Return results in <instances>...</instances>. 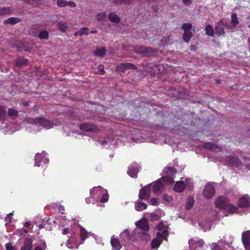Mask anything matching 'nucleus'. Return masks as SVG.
<instances>
[{
  "label": "nucleus",
  "mask_w": 250,
  "mask_h": 250,
  "mask_svg": "<svg viewBox=\"0 0 250 250\" xmlns=\"http://www.w3.org/2000/svg\"><path fill=\"white\" fill-rule=\"evenodd\" d=\"M138 171V167L136 166H131L129 170L127 171V173L130 177L136 178Z\"/></svg>",
  "instance_id": "nucleus-19"
},
{
  "label": "nucleus",
  "mask_w": 250,
  "mask_h": 250,
  "mask_svg": "<svg viewBox=\"0 0 250 250\" xmlns=\"http://www.w3.org/2000/svg\"><path fill=\"white\" fill-rule=\"evenodd\" d=\"M218 245L217 243H215L212 244V250H218Z\"/></svg>",
  "instance_id": "nucleus-56"
},
{
  "label": "nucleus",
  "mask_w": 250,
  "mask_h": 250,
  "mask_svg": "<svg viewBox=\"0 0 250 250\" xmlns=\"http://www.w3.org/2000/svg\"><path fill=\"white\" fill-rule=\"evenodd\" d=\"M89 28L87 27H83L79 30V36L87 35L88 34Z\"/></svg>",
  "instance_id": "nucleus-39"
},
{
  "label": "nucleus",
  "mask_w": 250,
  "mask_h": 250,
  "mask_svg": "<svg viewBox=\"0 0 250 250\" xmlns=\"http://www.w3.org/2000/svg\"><path fill=\"white\" fill-rule=\"evenodd\" d=\"M218 23L219 25H221L223 27H225L226 28H229L230 27L229 22L226 20L222 19Z\"/></svg>",
  "instance_id": "nucleus-41"
},
{
  "label": "nucleus",
  "mask_w": 250,
  "mask_h": 250,
  "mask_svg": "<svg viewBox=\"0 0 250 250\" xmlns=\"http://www.w3.org/2000/svg\"><path fill=\"white\" fill-rule=\"evenodd\" d=\"M87 236V233L84 230H81V237L83 242Z\"/></svg>",
  "instance_id": "nucleus-48"
},
{
  "label": "nucleus",
  "mask_w": 250,
  "mask_h": 250,
  "mask_svg": "<svg viewBox=\"0 0 250 250\" xmlns=\"http://www.w3.org/2000/svg\"><path fill=\"white\" fill-rule=\"evenodd\" d=\"M58 27L59 29L62 32H64L68 28L67 24L62 21H60L58 23Z\"/></svg>",
  "instance_id": "nucleus-29"
},
{
  "label": "nucleus",
  "mask_w": 250,
  "mask_h": 250,
  "mask_svg": "<svg viewBox=\"0 0 250 250\" xmlns=\"http://www.w3.org/2000/svg\"><path fill=\"white\" fill-rule=\"evenodd\" d=\"M92 198L95 199L96 201H98L100 199V196H102L100 198V202L102 203H105L108 200V195L107 193H104V190L101 187L94 188L90 191Z\"/></svg>",
  "instance_id": "nucleus-3"
},
{
  "label": "nucleus",
  "mask_w": 250,
  "mask_h": 250,
  "mask_svg": "<svg viewBox=\"0 0 250 250\" xmlns=\"http://www.w3.org/2000/svg\"><path fill=\"white\" fill-rule=\"evenodd\" d=\"M28 60L25 59H18L16 60V64L17 66H21L28 63Z\"/></svg>",
  "instance_id": "nucleus-35"
},
{
  "label": "nucleus",
  "mask_w": 250,
  "mask_h": 250,
  "mask_svg": "<svg viewBox=\"0 0 250 250\" xmlns=\"http://www.w3.org/2000/svg\"><path fill=\"white\" fill-rule=\"evenodd\" d=\"M215 192L214 186L209 183H208L205 186L203 193L204 196L207 199L211 198L214 195Z\"/></svg>",
  "instance_id": "nucleus-8"
},
{
  "label": "nucleus",
  "mask_w": 250,
  "mask_h": 250,
  "mask_svg": "<svg viewBox=\"0 0 250 250\" xmlns=\"http://www.w3.org/2000/svg\"><path fill=\"white\" fill-rule=\"evenodd\" d=\"M38 155L37 154L36 155V157H35V166H37L38 167H39L40 166V165L37 163V157H38Z\"/></svg>",
  "instance_id": "nucleus-59"
},
{
  "label": "nucleus",
  "mask_w": 250,
  "mask_h": 250,
  "mask_svg": "<svg viewBox=\"0 0 250 250\" xmlns=\"http://www.w3.org/2000/svg\"><path fill=\"white\" fill-rule=\"evenodd\" d=\"M199 240L198 238L197 239H191L189 240L188 243L190 247H194L197 244H198Z\"/></svg>",
  "instance_id": "nucleus-42"
},
{
  "label": "nucleus",
  "mask_w": 250,
  "mask_h": 250,
  "mask_svg": "<svg viewBox=\"0 0 250 250\" xmlns=\"http://www.w3.org/2000/svg\"><path fill=\"white\" fill-rule=\"evenodd\" d=\"M39 227L40 229H43L44 228V225L43 224H41L39 226Z\"/></svg>",
  "instance_id": "nucleus-62"
},
{
  "label": "nucleus",
  "mask_w": 250,
  "mask_h": 250,
  "mask_svg": "<svg viewBox=\"0 0 250 250\" xmlns=\"http://www.w3.org/2000/svg\"><path fill=\"white\" fill-rule=\"evenodd\" d=\"M120 237L124 240H131V237L128 229L124 230L121 234Z\"/></svg>",
  "instance_id": "nucleus-26"
},
{
  "label": "nucleus",
  "mask_w": 250,
  "mask_h": 250,
  "mask_svg": "<svg viewBox=\"0 0 250 250\" xmlns=\"http://www.w3.org/2000/svg\"><path fill=\"white\" fill-rule=\"evenodd\" d=\"M147 205L146 204L141 201L137 202L135 204V209L138 211H142L146 208Z\"/></svg>",
  "instance_id": "nucleus-21"
},
{
  "label": "nucleus",
  "mask_w": 250,
  "mask_h": 250,
  "mask_svg": "<svg viewBox=\"0 0 250 250\" xmlns=\"http://www.w3.org/2000/svg\"><path fill=\"white\" fill-rule=\"evenodd\" d=\"M33 246V241L30 238H26L24 241L23 246L21 250H31Z\"/></svg>",
  "instance_id": "nucleus-16"
},
{
  "label": "nucleus",
  "mask_w": 250,
  "mask_h": 250,
  "mask_svg": "<svg viewBox=\"0 0 250 250\" xmlns=\"http://www.w3.org/2000/svg\"><path fill=\"white\" fill-rule=\"evenodd\" d=\"M152 186L153 191L156 194H159L163 192L164 186L160 179L158 180Z\"/></svg>",
  "instance_id": "nucleus-11"
},
{
  "label": "nucleus",
  "mask_w": 250,
  "mask_h": 250,
  "mask_svg": "<svg viewBox=\"0 0 250 250\" xmlns=\"http://www.w3.org/2000/svg\"><path fill=\"white\" fill-rule=\"evenodd\" d=\"M80 128L86 131H94L97 129V127L95 125L87 123L81 124Z\"/></svg>",
  "instance_id": "nucleus-14"
},
{
  "label": "nucleus",
  "mask_w": 250,
  "mask_h": 250,
  "mask_svg": "<svg viewBox=\"0 0 250 250\" xmlns=\"http://www.w3.org/2000/svg\"><path fill=\"white\" fill-rule=\"evenodd\" d=\"M30 225V223L29 222H26L25 223H24V226L25 227H29Z\"/></svg>",
  "instance_id": "nucleus-60"
},
{
  "label": "nucleus",
  "mask_w": 250,
  "mask_h": 250,
  "mask_svg": "<svg viewBox=\"0 0 250 250\" xmlns=\"http://www.w3.org/2000/svg\"><path fill=\"white\" fill-rule=\"evenodd\" d=\"M163 181L166 185H169L174 182L172 176L167 175L163 176Z\"/></svg>",
  "instance_id": "nucleus-31"
},
{
  "label": "nucleus",
  "mask_w": 250,
  "mask_h": 250,
  "mask_svg": "<svg viewBox=\"0 0 250 250\" xmlns=\"http://www.w3.org/2000/svg\"><path fill=\"white\" fill-rule=\"evenodd\" d=\"M6 110L3 106H0V118L3 119L5 118Z\"/></svg>",
  "instance_id": "nucleus-43"
},
{
  "label": "nucleus",
  "mask_w": 250,
  "mask_h": 250,
  "mask_svg": "<svg viewBox=\"0 0 250 250\" xmlns=\"http://www.w3.org/2000/svg\"><path fill=\"white\" fill-rule=\"evenodd\" d=\"M186 183H185L184 182L182 181L177 182L173 187L174 190L177 192H181L184 191L186 185H187L188 181H186Z\"/></svg>",
  "instance_id": "nucleus-12"
},
{
  "label": "nucleus",
  "mask_w": 250,
  "mask_h": 250,
  "mask_svg": "<svg viewBox=\"0 0 250 250\" xmlns=\"http://www.w3.org/2000/svg\"><path fill=\"white\" fill-rule=\"evenodd\" d=\"M247 134L248 136L250 138V129L248 130Z\"/></svg>",
  "instance_id": "nucleus-64"
},
{
  "label": "nucleus",
  "mask_w": 250,
  "mask_h": 250,
  "mask_svg": "<svg viewBox=\"0 0 250 250\" xmlns=\"http://www.w3.org/2000/svg\"><path fill=\"white\" fill-rule=\"evenodd\" d=\"M34 250H44L43 249L41 248L40 246H37L36 247Z\"/></svg>",
  "instance_id": "nucleus-61"
},
{
  "label": "nucleus",
  "mask_w": 250,
  "mask_h": 250,
  "mask_svg": "<svg viewBox=\"0 0 250 250\" xmlns=\"http://www.w3.org/2000/svg\"><path fill=\"white\" fill-rule=\"evenodd\" d=\"M159 218V216L155 213H152L150 215V220L151 221L158 220Z\"/></svg>",
  "instance_id": "nucleus-49"
},
{
  "label": "nucleus",
  "mask_w": 250,
  "mask_h": 250,
  "mask_svg": "<svg viewBox=\"0 0 250 250\" xmlns=\"http://www.w3.org/2000/svg\"><path fill=\"white\" fill-rule=\"evenodd\" d=\"M214 30L215 34L218 36H224L225 34V32L223 29V27L221 25H219L218 23L216 24V25L215 27Z\"/></svg>",
  "instance_id": "nucleus-23"
},
{
  "label": "nucleus",
  "mask_w": 250,
  "mask_h": 250,
  "mask_svg": "<svg viewBox=\"0 0 250 250\" xmlns=\"http://www.w3.org/2000/svg\"><path fill=\"white\" fill-rule=\"evenodd\" d=\"M105 48L104 47H102L101 48L96 49L93 51V54L96 56L103 57L105 54Z\"/></svg>",
  "instance_id": "nucleus-22"
},
{
  "label": "nucleus",
  "mask_w": 250,
  "mask_h": 250,
  "mask_svg": "<svg viewBox=\"0 0 250 250\" xmlns=\"http://www.w3.org/2000/svg\"><path fill=\"white\" fill-rule=\"evenodd\" d=\"M152 184H148L142 188L139 193V198L141 200H147L150 196V187Z\"/></svg>",
  "instance_id": "nucleus-6"
},
{
  "label": "nucleus",
  "mask_w": 250,
  "mask_h": 250,
  "mask_svg": "<svg viewBox=\"0 0 250 250\" xmlns=\"http://www.w3.org/2000/svg\"><path fill=\"white\" fill-rule=\"evenodd\" d=\"M167 232V230L165 229L162 232H158L157 233V237L154 238L151 242V247L153 249L157 248L159 247L162 241V238L166 237Z\"/></svg>",
  "instance_id": "nucleus-7"
},
{
  "label": "nucleus",
  "mask_w": 250,
  "mask_h": 250,
  "mask_svg": "<svg viewBox=\"0 0 250 250\" xmlns=\"http://www.w3.org/2000/svg\"><path fill=\"white\" fill-rule=\"evenodd\" d=\"M21 19L15 18V17H11L10 18H8L6 20H5L4 22V23L6 24H15L16 23H19L21 21Z\"/></svg>",
  "instance_id": "nucleus-24"
},
{
  "label": "nucleus",
  "mask_w": 250,
  "mask_h": 250,
  "mask_svg": "<svg viewBox=\"0 0 250 250\" xmlns=\"http://www.w3.org/2000/svg\"><path fill=\"white\" fill-rule=\"evenodd\" d=\"M182 1H183V2L185 5H190L191 3V2H192V0H182Z\"/></svg>",
  "instance_id": "nucleus-55"
},
{
  "label": "nucleus",
  "mask_w": 250,
  "mask_h": 250,
  "mask_svg": "<svg viewBox=\"0 0 250 250\" xmlns=\"http://www.w3.org/2000/svg\"><path fill=\"white\" fill-rule=\"evenodd\" d=\"M8 114L13 119H16L18 116V112L15 109L9 108L8 110Z\"/></svg>",
  "instance_id": "nucleus-30"
},
{
  "label": "nucleus",
  "mask_w": 250,
  "mask_h": 250,
  "mask_svg": "<svg viewBox=\"0 0 250 250\" xmlns=\"http://www.w3.org/2000/svg\"><path fill=\"white\" fill-rule=\"evenodd\" d=\"M165 175L173 176L177 173V170L173 167H166L163 170Z\"/></svg>",
  "instance_id": "nucleus-20"
},
{
  "label": "nucleus",
  "mask_w": 250,
  "mask_h": 250,
  "mask_svg": "<svg viewBox=\"0 0 250 250\" xmlns=\"http://www.w3.org/2000/svg\"><path fill=\"white\" fill-rule=\"evenodd\" d=\"M125 63H121L119 65H118L116 67V70L118 72H125V70H127L125 68Z\"/></svg>",
  "instance_id": "nucleus-38"
},
{
  "label": "nucleus",
  "mask_w": 250,
  "mask_h": 250,
  "mask_svg": "<svg viewBox=\"0 0 250 250\" xmlns=\"http://www.w3.org/2000/svg\"><path fill=\"white\" fill-rule=\"evenodd\" d=\"M6 250H16L15 247L13 246L10 243H7L5 245Z\"/></svg>",
  "instance_id": "nucleus-51"
},
{
  "label": "nucleus",
  "mask_w": 250,
  "mask_h": 250,
  "mask_svg": "<svg viewBox=\"0 0 250 250\" xmlns=\"http://www.w3.org/2000/svg\"><path fill=\"white\" fill-rule=\"evenodd\" d=\"M231 24L234 26H236L239 23V21L237 15L236 13H232L231 16Z\"/></svg>",
  "instance_id": "nucleus-27"
},
{
  "label": "nucleus",
  "mask_w": 250,
  "mask_h": 250,
  "mask_svg": "<svg viewBox=\"0 0 250 250\" xmlns=\"http://www.w3.org/2000/svg\"><path fill=\"white\" fill-rule=\"evenodd\" d=\"M38 37L41 40H47L49 37V34L46 31L42 30L38 34Z\"/></svg>",
  "instance_id": "nucleus-34"
},
{
  "label": "nucleus",
  "mask_w": 250,
  "mask_h": 250,
  "mask_svg": "<svg viewBox=\"0 0 250 250\" xmlns=\"http://www.w3.org/2000/svg\"><path fill=\"white\" fill-rule=\"evenodd\" d=\"M194 203V200L193 198L189 197L188 199L187 202L186 203V208L187 209H190Z\"/></svg>",
  "instance_id": "nucleus-32"
},
{
  "label": "nucleus",
  "mask_w": 250,
  "mask_h": 250,
  "mask_svg": "<svg viewBox=\"0 0 250 250\" xmlns=\"http://www.w3.org/2000/svg\"><path fill=\"white\" fill-rule=\"evenodd\" d=\"M121 21V18L116 14L110 13V21L118 23Z\"/></svg>",
  "instance_id": "nucleus-36"
},
{
  "label": "nucleus",
  "mask_w": 250,
  "mask_h": 250,
  "mask_svg": "<svg viewBox=\"0 0 250 250\" xmlns=\"http://www.w3.org/2000/svg\"><path fill=\"white\" fill-rule=\"evenodd\" d=\"M135 224L137 227L144 231H148L149 230V226L146 221H139L136 222Z\"/></svg>",
  "instance_id": "nucleus-17"
},
{
  "label": "nucleus",
  "mask_w": 250,
  "mask_h": 250,
  "mask_svg": "<svg viewBox=\"0 0 250 250\" xmlns=\"http://www.w3.org/2000/svg\"><path fill=\"white\" fill-rule=\"evenodd\" d=\"M204 244V242L203 239L199 240L198 242V244H196V246H195L194 247L197 248V247H199L200 248H202Z\"/></svg>",
  "instance_id": "nucleus-53"
},
{
  "label": "nucleus",
  "mask_w": 250,
  "mask_h": 250,
  "mask_svg": "<svg viewBox=\"0 0 250 250\" xmlns=\"http://www.w3.org/2000/svg\"><path fill=\"white\" fill-rule=\"evenodd\" d=\"M110 244L112 248L116 250H120L122 248V245L118 238L112 237L110 240Z\"/></svg>",
  "instance_id": "nucleus-15"
},
{
  "label": "nucleus",
  "mask_w": 250,
  "mask_h": 250,
  "mask_svg": "<svg viewBox=\"0 0 250 250\" xmlns=\"http://www.w3.org/2000/svg\"><path fill=\"white\" fill-rule=\"evenodd\" d=\"M133 51L136 53L141 54L143 57H148L152 54L156 53L157 50L150 47L137 46L134 47Z\"/></svg>",
  "instance_id": "nucleus-4"
},
{
  "label": "nucleus",
  "mask_w": 250,
  "mask_h": 250,
  "mask_svg": "<svg viewBox=\"0 0 250 250\" xmlns=\"http://www.w3.org/2000/svg\"><path fill=\"white\" fill-rule=\"evenodd\" d=\"M150 204L153 206H157L158 205V202L157 198H153L150 200Z\"/></svg>",
  "instance_id": "nucleus-52"
},
{
  "label": "nucleus",
  "mask_w": 250,
  "mask_h": 250,
  "mask_svg": "<svg viewBox=\"0 0 250 250\" xmlns=\"http://www.w3.org/2000/svg\"><path fill=\"white\" fill-rule=\"evenodd\" d=\"M133 0H113V2L117 4H130Z\"/></svg>",
  "instance_id": "nucleus-37"
},
{
  "label": "nucleus",
  "mask_w": 250,
  "mask_h": 250,
  "mask_svg": "<svg viewBox=\"0 0 250 250\" xmlns=\"http://www.w3.org/2000/svg\"><path fill=\"white\" fill-rule=\"evenodd\" d=\"M215 206L216 207L226 210L228 212L233 213L236 211V208L232 206L229 200L223 196H219L215 200Z\"/></svg>",
  "instance_id": "nucleus-2"
},
{
  "label": "nucleus",
  "mask_w": 250,
  "mask_h": 250,
  "mask_svg": "<svg viewBox=\"0 0 250 250\" xmlns=\"http://www.w3.org/2000/svg\"><path fill=\"white\" fill-rule=\"evenodd\" d=\"M206 34L210 36L213 37L214 34V30L213 27L209 24H208L205 27Z\"/></svg>",
  "instance_id": "nucleus-28"
},
{
  "label": "nucleus",
  "mask_w": 250,
  "mask_h": 250,
  "mask_svg": "<svg viewBox=\"0 0 250 250\" xmlns=\"http://www.w3.org/2000/svg\"><path fill=\"white\" fill-rule=\"evenodd\" d=\"M153 66V65L152 63H146V64H143V68H144V69L146 71L148 72L149 71L148 70V68H152Z\"/></svg>",
  "instance_id": "nucleus-47"
},
{
  "label": "nucleus",
  "mask_w": 250,
  "mask_h": 250,
  "mask_svg": "<svg viewBox=\"0 0 250 250\" xmlns=\"http://www.w3.org/2000/svg\"><path fill=\"white\" fill-rule=\"evenodd\" d=\"M13 215V212H11V213H9L7 215V217L5 218V219L6 220H7L8 219L9 220V221H10L11 220V216Z\"/></svg>",
  "instance_id": "nucleus-57"
},
{
  "label": "nucleus",
  "mask_w": 250,
  "mask_h": 250,
  "mask_svg": "<svg viewBox=\"0 0 250 250\" xmlns=\"http://www.w3.org/2000/svg\"><path fill=\"white\" fill-rule=\"evenodd\" d=\"M242 240L246 250H249L250 248V230L243 232Z\"/></svg>",
  "instance_id": "nucleus-10"
},
{
  "label": "nucleus",
  "mask_w": 250,
  "mask_h": 250,
  "mask_svg": "<svg viewBox=\"0 0 250 250\" xmlns=\"http://www.w3.org/2000/svg\"><path fill=\"white\" fill-rule=\"evenodd\" d=\"M204 146L205 148L213 151L217 152L221 150L220 146H218L215 144H211V143H207Z\"/></svg>",
  "instance_id": "nucleus-18"
},
{
  "label": "nucleus",
  "mask_w": 250,
  "mask_h": 250,
  "mask_svg": "<svg viewBox=\"0 0 250 250\" xmlns=\"http://www.w3.org/2000/svg\"><path fill=\"white\" fill-rule=\"evenodd\" d=\"M225 159L229 164L236 167L241 166L242 163L241 160L235 156H227Z\"/></svg>",
  "instance_id": "nucleus-9"
},
{
  "label": "nucleus",
  "mask_w": 250,
  "mask_h": 250,
  "mask_svg": "<svg viewBox=\"0 0 250 250\" xmlns=\"http://www.w3.org/2000/svg\"><path fill=\"white\" fill-rule=\"evenodd\" d=\"M25 121L31 125H41L46 129H50L54 126L58 125L57 123H54L51 121L42 117H37L36 118L28 117L26 118Z\"/></svg>",
  "instance_id": "nucleus-1"
},
{
  "label": "nucleus",
  "mask_w": 250,
  "mask_h": 250,
  "mask_svg": "<svg viewBox=\"0 0 250 250\" xmlns=\"http://www.w3.org/2000/svg\"><path fill=\"white\" fill-rule=\"evenodd\" d=\"M85 201L87 203L89 204L90 203V199L89 198H86Z\"/></svg>",
  "instance_id": "nucleus-63"
},
{
  "label": "nucleus",
  "mask_w": 250,
  "mask_h": 250,
  "mask_svg": "<svg viewBox=\"0 0 250 250\" xmlns=\"http://www.w3.org/2000/svg\"><path fill=\"white\" fill-rule=\"evenodd\" d=\"M125 68L127 69H137V66L130 63H125Z\"/></svg>",
  "instance_id": "nucleus-45"
},
{
  "label": "nucleus",
  "mask_w": 250,
  "mask_h": 250,
  "mask_svg": "<svg viewBox=\"0 0 250 250\" xmlns=\"http://www.w3.org/2000/svg\"><path fill=\"white\" fill-rule=\"evenodd\" d=\"M66 246L68 248L72 249L74 248L75 249H78L79 246L77 244H73L72 242H71L69 240H68L66 243Z\"/></svg>",
  "instance_id": "nucleus-40"
},
{
  "label": "nucleus",
  "mask_w": 250,
  "mask_h": 250,
  "mask_svg": "<svg viewBox=\"0 0 250 250\" xmlns=\"http://www.w3.org/2000/svg\"><path fill=\"white\" fill-rule=\"evenodd\" d=\"M107 17V14L104 12H100L96 16V19L99 21H104Z\"/></svg>",
  "instance_id": "nucleus-33"
},
{
  "label": "nucleus",
  "mask_w": 250,
  "mask_h": 250,
  "mask_svg": "<svg viewBox=\"0 0 250 250\" xmlns=\"http://www.w3.org/2000/svg\"><path fill=\"white\" fill-rule=\"evenodd\" d=\"M238 205L241 208L248 207L250 205V198L248 195H245L239 200Z\"/></svg>",
  "instance_id": "nucleus-13"
},
{
  "label": "nucleus",
  "mask_w": 250,
  "mask_h": 250,
  "mask_svg": "<svg viewBox=\"0 0 250 250\" xmlns=\"http://www.w3.org/2000/svg\"><path fill=\"white\" fill-rule=\"evenodd\" d=\"M97 69L98 72L101 74H104L105 72L104 70V66L103 65H99L97 67Z\"/></svg>",
  "instance_id": "nucleus-50"
},
{
  "label": "nucleus",
  "mask_w": 250,
  "mask_h": 250,
  "mask_svg": "<svg viewBox=\"0 0 250 250\" xmlns=\"http://www.w3.org/2000/svg\"><path fill=\"white\" fill-rule=\"evenodd\" d=\"M12 11L9 7H0V16L9 15Z\"/></svg>",
  "instance_id": "nucleus-25"
},
{
  "label": "nucleus",
  "mask_w": 250,
  "mask_h": 250,
  "mask_svg": "<svg viewBox=\"0 0 250 250\" xmlns=\"http://www.w3.org/2000/svg\"><path fill=\"white\" fill-rule=\"evenodd\" d=\"M57 3L59 7H64L66 6L67 1L64 0H57Z\"/></svg>",
  "instance_id": "nucleus-44"
},
{
  "label": "nucleus",
  "mask_w": 250,
  "mask_h": 250,
  "mask_svg": "<svg viewBox=\"0 0 250 250\" xmlns=\"http://www.w3.org/2000/svg\"><path fill=\"white\" fill-rule=\"evenodd\" d=\"M69 232V229L68 228H65L62 230V234H66Z\"/></svg>",
  "instance_id": "nucleus-58"
},
{
  "label": "nucleus",
  "mask_w": 250,
  "mask_h": 250,
  "mask_svg": "<svg viewBox=\"0 0 250 250\" xmlns=\"http://www.w3.org/2000/svg\"><path fill=\"white\" fill-rule=\"evenodd\" d=\"M163 199L167 202H170L172 201L173 199L170 196L164 194L163 195Z\"/></svg>",
  "instance_id": "nucleus-46"
},
{
  "label": "nucleus",
  "mask_w": 250,
  "mask_h": 250,
  "mask_svg": "<svg viewBox=\"0 0 250 250\" xmlns=\"http://www.w3.org/2000/svg\"><path fill=\"white\" fill-rule=\"evenodd\" d=\"M66 6H69L71 7H75L76 6V3L72 1H67Z\"/></svg>",
  "instance_id": "nucleus-54"
},
{
  "label": "nucleus",
  "mask_w": 250,
  "mask_h": 250,
  "mask_svg": "<svg viewBox=\"0 0 250 250\" xmlns=\"http://www.w3.org/2000/svg\"><path fill=\"white\" fill-rule=\"evenodd\" d=\"M181 29L184 31L183 40L185 42H188L192 36L191 30L195 31V28L190 23H185L182 25Z\"/></svg>",
  "instance_id": "nucleus-5"
}]
</instances>
